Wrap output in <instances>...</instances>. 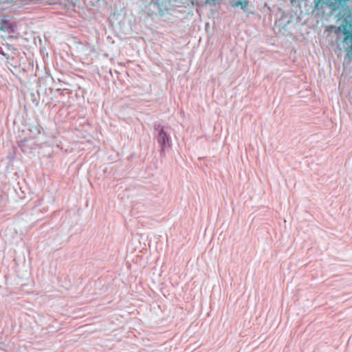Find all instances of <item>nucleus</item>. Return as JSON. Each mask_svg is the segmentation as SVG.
Wrapping results in <instances>:
<instances>
[{
	"mask_svg": "<svg viewBox=\"0 0 352 352\" xmlns=\"http://www.w3.org/2000/svg\"><path fill=\"white\" fill-rule=\"evenodd\" d=\"M155 131L157 133V141L161 146L160 155H162L166 148L172 145V140L168 133V128L160 124L155 125Z\"/></svg>",
	"mask_w": 352,
	"mask_h": 352,
	"instance_id": "nucleus-1",
	"label": "nucleus"
},
{
	"mask_svg": "<svg viewBox=\"0 0 352 352\" xmlns=\"http://www.w3.org/2000/svg\"><path fill=\"white\" fill-rule=\"evenodd\" d=\"M344 41H347L348 40H350V41L351 43L350 47L352 50V33H350V32L349 30H347L346 29H344Z\"/></svg>",
	"mask_w": 352,
	"mask_h": 352,
	"instance_id": "nucleus-2",
	"label": "nucleus"
},
{
	"mask_svg": "<svg viewBox=\"0 0 352 352\" xmlns=\"http://www.w3.org/2000/svg\"><path fill=\"white\" fill-rule=\"evenodd\" d=\"M239 5H240V6H241V8L243 9V6L242 2H241V1H237V2H236V3L234 4V6H239Z\"/></svg>",
	"mask_w": 352,
	"mask_h": 352,
	"instance_id": "nucleus-3",
	"label": "nucleus"
}]
</instances>
